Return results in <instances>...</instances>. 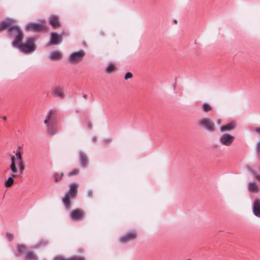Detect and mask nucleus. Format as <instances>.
<instances>
[{"label":"nucleus","instance_id":"f257e3e1","mask_svg":"<svg viewBox=\"0 0 260 260\" xmlns=\"http://www.w3.org/2000/svg\"><path fill=\"white\" fill-rule=\"evenodd\" d=\"M22 39L23 38H21L20 36H18L17 39H15L13 42V45L18 48L21 52L24 53H29L35 50L36 39L34 38H30L24 43L22 44Z\"/></svg>","mask_w":260,"mask_h":260},{"label":"nucleus","instance_id":"f03ea898","mask_svg":"<svg viewBox=\"0 0 260 260\" xmlns=\"http://www.w3.org/2000/svg\"><path fill=\"white\" fill-rule=\"evenodd\" d=\"M79 185L76 183H72L70 185V188L68 192L66 193L62 199V202L67 208L70 207V199H73L76 197L78 192V187Z\"/></svg>","mask_w":260,"mask_h":260},{"label":"nucleus","instance_id":"7ed1b4c3","mask_svg":"<svg viewBox=\"0 0 260 260\" xmlns=\"http://www.w3.org/2000/svg\"><path fill=\"white\" fill-rule=\"evenodd\" d=\"M11 163L10 166V169L11 170L13 174L12 176L9 177L8 179L5 181L4 183L5 186L6 187H10L12 186L14 183L13 178L17 177L18 169L16 167L15 164V157L14 155L11 156Z\"/></svg>","mask_w":260,"mask_h":260},{"label":"nucleus","instance_id":"20e7f679","mask_svg":"<svg viewBox=\"0 0 260 260\" xmlns=\"http://www.w3.org/2000/svg\"><path fill=\"white\" fill-rule=\"evenodd\" d=\"M18 251L23 253L25 255V257L27 260H37L38 257L34 252L31 250L27 249L25 245L23 244H19L17 246Z\"/></svg>","mask_w":260,"mask_h":260},{"label":"nucleus","instance_id":"39448f33","mask_svg":"<svg viewBox=\"0 0 260 260\" xmlns=\"http://www.w3.org/2000/svg\"><path fill=\"white\" fill-rule=\"evenodd\" d=\"M199 125L209 132L215 131V124L213 120L209 118H203L199 121Z\"/></svg>","mask_w":260,"mask_h":260},{"label":"nucleus","instance_id":"423d86ee","mask_svg":"<svg viewBox=\"0 0 260 260\" xmlns=\"http://www.w3.org/2000/svg\"><path fill=\"white\" fill-rule=\"evenodd\" d=\"M85 55L83 50H80L77 52H74L71 54L69 58V61L71 63L77 64L81 62Z\"/></svg>","mask_w":260,"mask_h":260},{"label":"nucleus","instance_id":"0eeeda50","mask_svg":"<svg viewBox=\"0 0 260 260\" xmlns=\"http://www.w3.org/2000/svg\"><path fill=\"white\" fill-rule=\"evenodd\" d=\"M85 215V212L83 209L77 208L72 211L70 217L74 220L80 221L84 219Z\"/></svg>","mask_w":260,"mask_h":260},{"label":"nucleus","instance_id":"6e6552de","mask_svg":"<svg viewBox=\"0 0 260 260\" xmlns=\"http://www.w3.org/2000/svg\"><path fill=\"white\" fill-rule=\"evenodd\" d=\"M45 26L42 24L36 23H30L26 27L27 31H32L35 32H40L45 30Z\"/></svg>","mask_w":260,"mask_h":260},{"label":"nucleus","instance_id":"1a4fd4ad","mask_svg":"<svg viewBox=\"0 0 260 260\" xmlns=\"http://www.w3.org/2000/svg\"><path fill=\"white\" fill-rule=\"evenodd\" d=\"M235 140V137L228 134H224L220 137L219 141L224 146H230Z\"/></svg>","mask_w":260,"mask_h":260},{"label":"nucleus","instance_id":"9d476101","mask_svg":"<svg viewBox=\"0 0 260 260\" xmlns=\"http://www.w3.org/2000/svg\"><path fill=\"white\" fill-rule=\"evenodd\" d=\"M137 237V233L136 231L129 232L120 237V242L123 243H126L135 240Z\"/></svg>","mask_w":260,"mask_h":260},{"label":"nucleus","instance_id":"9b49d317","mask_svg":"<svg viewBox=\"0 0 260 260\" xmlns=\"http://www.w3.org/2000/svg\"><path fill=\"white\" fill-rule=\"evenodd\" d=\"M8 31L10 34L16 35L15 39H17L19 35L21 37V38H23V32L20 28L16 25H13L12 23L11 24Z\"/></svg>","mask_w":260,"mask_h":260},{"label":"nucleus","instance_id":"f8f14e48","mask_svg":"<svg viewBox=\"0 0 260 260\" xmlns=\"http://www.w3.org/2000/svg\"><path fill=\"white\" fill-rule=\"evenodd\" d=\"M62 37L56 32H52L51 34V39L49 43L50 45H56L62 41Z\"/></svg>","mask_w":260,"mask_h":260},{"label":"nucleus","instance_id":"ddd939ff","mask_svg":"<svg viewBox=\"0 0 260 260\" xmlns=\"http://www.w3.org/2000/svg\"><path fill=\"white\" fill-rule=\"evenodd\" d=\"M236 122L232 121L230 123L222 125L220 130L221 132H223L225 131H230L234 129L236 127Z\"/></svg>","mask_w":260,"mask_h":260},{"label":"nucleus","instance_id":"4468645a","mask_svg":"<svg viewBox=\"0 0 260 260\" xmlns=\"http://www.w3.org/2000/svg\"><path fill=\"white\" fill-rule=\"evenodd\" d=\"M253 211L256 216L260 217V200L256 199L254 201Z\"/></svg>","mask_w":260,"mask_h":260},{"label":"nucleus","instance_id":"2eb2a0df","mask_svg":"<svg viewBox=\"0 0 260 260\" xmlns=\"http://www.w3.org/2000/svg\"><path fill=\"white\" fill-rule=\"evenodd\" d=\"M62 57V54L60 51H55L52 52L49 56L50 60L55 61L60 59Z\"/></svg>","mask_w":260,"mask_h":260},{"label":"nucleus","instance_id":"dca6fc26","mask_svg":"<svg viewBox=\"0 0 260 260\" xmlns=\"http://www.w3.org/2000/svg\"><path fill=\"white\" fill-rule=\"evenodd\" d=\"M52 94L54 96L59 97L62 99L64 96L63 90L59 87H56L53 89Z\"/></svg>","mask_w":260,"mask_h":260},{"label":"nucleus","instance_id":"f3484780","mask_svg":"<svg viewBox=\"0 0 260 260\" xmlns=\"http://www.w3.org/2000/svg\"><path fill=\"white\" fill-rule=\"evenodd\" d=\"M12 23V21L9 19L3 21L0 24V32L6 29H9Z\"/></svg>","mask_w":260,"mask_h":260},{"label":"nucleus","instance_id":"a211bd4d","mask_svg":"<svg viewBox=\"0 0 260 260\" xmlns=\"http://www.w3.org/2000/svg\"><path fill=\"white\" fill-rule=\"evenodd\" d=\"M248 188L250 191L254 193H257L259 191L258 186L253 182H251L248 184Z\"/></svg>","mask_w":260,"mask_h":260},{"label":"nucleus","instance_id":"6ab92c4d","mask_svg":"<svg viewBox=\"0 0 260 260\" xmlns=\"http://www.w3.org/2000/svg\"><path fill=\"white\" fill-rule=\"evenodd\" d=\"M50 24L54 27H57L59 26V21L58 17L52 16L49 19Z\"/></svg>","mask_w":260,"mask_h":260},{"label":"nucleus","instance_id":"aec40b11","mask_svg":"<svg viewBox=\"0 0 260 260\" xmlns=\"http://www.w3.org/2000/svg\"><path fill=\"white\" fill-rule=\"evenodd\" d=\"M48 133L53 136L56 133V126L53 123L47 125Z\"/></svg>","mask_w":260,"mask_h":260},{"label":"nucleus","instance_id":"412c9836","mask_svg":"<svg viewBox=\"0 0 260 260\" xmlns=\"http://www.w3.org/2000/svg\"><path fill=\"white\" fill-rule=\"evenodd\" d=\"M53 115V112L52 110H50L47 114V119L44 120L45 124H50L53 123L52 116Z\"/></svg>","mask_w":260,"mask_h":260},{"label":"nucleus","instance_id":"4be33fe9","mask_svg":"<svg viewBox=\"0 0 260 260\" xmlns=\"http://www.w3.org/2000/svg\"><path fill=\"white\" fill-rule=\"evenodd\" d=\"M80 160L82 166L85 167L86 166L88 163V159L87 156L83 153H81L80 154Z\"/></svg>","mask_w":260,"mask_h":260},{"label":"nucleus","instance_id":"5701e85b","mask_svg":"<svg viewBox=\"0 0 260 260\" xmlns=\"http://www.w3.org/2000/svg\"><path fill=\"white\" fill-rule=\"evenodd\" d=\"M115 66L113 63H110L106 69V72L110 74L114 71Z\"/></svg>","mask_w":260,"mask_h":260},{"label":"nucleus","instance_id":"b1692460","mask_svg":"<svg viewBox=\"0 0 260 260\" xmlns=\"http://www.w3.org/2000/svg\"><path fill=\"white\" fill-rule=\"evenodd\" d=\"M80 170L78 169H74L69 172L67 175L69 177H72L78 175L79 173Z\"/></svg>","mask_w":260,"mask_h":260},{"label":"nucleus","instance_id":"393cba45","mask_svg":"<svg viewBox=\"0 0 260 260\" xmlns=\"http://www.w3.org/2000/svg\"><path fill=\"white\" fill-rule=\"evenodd\" d=\"M203 111L205 112H208L212 111V108L211 106L207 103H204L202 105Z\"/></svg>","mask_w":260,"mask_h":260},{"label":"nucleus","instance_id":"a878e982","mask_svg":"<svg viewBox=\"0 0 260 260\" xmlns=\"http://www.w3.org/2000/svg\"><path fill=\"white\" fill-rule=\"evenodd\" d=\"M18 167L20 174H22L25 169V165L23 160L19 161Z\"/></svg>","mask_w":260,"mask_h":260},{"label":"nucleus","instance_id":"bb28decb","mask_svg":"<svg viewBox=\"0 0 260 260\" xmlns=\"http://www.w3.org/2000/svg\"><path fill=\"white\" fill-rule=\"evenodd\" d=\"M63 176V173H59L55 175L54 176L55 181L56 182H57L61 180L62 179Z\"/></svg>","mask_w":260,"mask_h":260},{"label":"nucleus","instance_id":"cd10ccee","mask_svg":"<svg viewBox=\"0 0 260 260\" xmlns=\"http://www.w3.org/2000/svg\"><path fill=\"white\" fill-rule=\"evenodd\" d=\"M68 260H85V258L81 256H72L69 258Z\"/></svg>","mask_w":260,"mask_h":260},{"label":"nucleus","instance_id":"c85d7f7f","mask_svg":"<svg viewBox=\"0 0 260 260\" xmlns=\"http://www.w3.org/2000/svg\"><path fill=\"white\" fill-rule=\"evenodd\" d=\"M251 173L254 176V178L256 180L260 182V175L256 174V173L254 171H251Z\"/></svg>","mask_w":260,"mask_h":260},{"label":"nucleus","instance_id":"c756f323","mask_svg":"<svg viewBox=\"0 0 260 260\" xmlns=\"http://www.w3.org/2000/svg\"><path fill=\"white\" fill-rule=\"evenodd\" d=\"M54 260H68V258H66L61 255H57L54 257Z\"/></svg>","mask_w":260,"mask_h":260},{"label":"nucleus","instance_id":"7c9ffc66","mask_svg":"<svg viewBox=\"0 0 260 260\" xmlns=\"http://www.w3.org/2000/svg\"><path fill=\"white\" fill-rule=\"evenodd\" d=\"M133 77V74L131 72H127L125 74L124 76V79L127 80Z\"/></svg>","mask_w":260,"mask_h":260},{"label":"nucleus","instance_id":"2f4dec72","mask_svg":"<svg viewBox=\"0 0 260 260\" xmlns=\"http://www.w3.org/2000/svg\"><path fill=\"white\" fill-rule=\"evenodd\" d=\"M6 237L7 238V239L10 241H11L13 240V234L10 233H7L6 234Z\"/></svg>","mask_w":260,"mask_h":260},{"label":"nucleus","instance_id":"473e14b6","mask_svg":"<svg viewBox=\"0 0 260 260\" xmlns=\"http://www.w3.org/2000/svg\"><path fill=\"white\" fill-rule=\"evenodd\" d=\"M252 130L260 135V126L259 127H255L252 128Z\"/></svg>","mask_w":260,"mask_h":260},{"label":"nucleus","instance_id":"72a5a7b5","mask_svg":"<svg viewBox=\"0 0 260 260\" xmlns=\"http://www.w3.org/2000/svg\"><path fill=\"white\" fill-rule=\"evenodd\" d=\"M16 156L17 158L19 160V161L22 160L21 154L20 152H17L16 154Z\"/></svg>","mask_w":260,"mask_h":260},{"label":"nucleus","instance_id":"f704fd0d","mask_svg":"<svg viewBox=\"0 0 260 260\" xmlns=\"http://www.w3.org/2000/svg\"><path fill=\"white\" fill-rule=\"evenodd\" d=\"M257 153L258 154V155L260 157V141L257 144Z\"/></svg>","mask_w":260,"mask_h":260},{"label":"nucleus","instance_id":"c9c22d12","mask_svg":"<svg viewBox=\"0 0 260 260\" xmlns=\"http://www.w3.org/2000/svg\"><path fill=\"white\" fill-rule=\"evenodd\" d=\"M87 193L89 197H91L92 196V193L91 191H88Z\"/></svg>","mask_w":260,"mask_h":260},{"label":"nucleus","instance_id":"e433bc0d","mask_svg":"<svg viewBox=\"0 0 260 260\" xmlns=\"http://www.w3.org/2000/svg\"><path fill=\"white\" fill-rule=\"evenodd\" d=\"M3 119L4 121H6V120H7V117H6V116H3Z\"/></svg>","mask_w":260,"mask_h":260},{"label":"nucleus","instance_id":"4c0bfd02","mask_svg":"<svg viewBox=\"0 0 260 260\" xmlns=\"http://www.w3.org/2000/svg\"><path fill=\"white\" fill-rule=\"evenodd\" d=\"M217 123H218V124H220V123H221V120H220V119H218V120H217Z\"/></svg>","mask_w":260,"mask_h":260},{"label":"nucleus","instance_id":"58836bf2","mask_svg":"<svg viewBox=\"0 0 260 260\" xmlns=\"http://www.w3.org/2000/svg\"><path fill=\"white\" fill-rule=\"evenodd\" d=\"M83 97L84 99H86L87 98V95L86 94H84V95H83Z\"/></svg>","mask_w":260,"mask_h":260},{"label":"nucleus","instance_id":"ea45409f","mask_svg":"<svg viewBox=\"0 0 260 260\" xmlns=\"http://www.w3.org/2000/svg\"><path fill=\"white\" fill-rule=\"evenodd\" d=\"M259 171H260V166L259 167Z\"/></svg>","mask_w":260,"mask_h":260}]
</instances>
